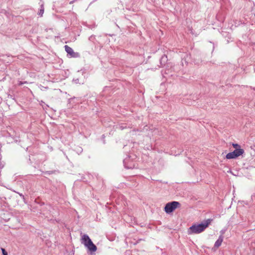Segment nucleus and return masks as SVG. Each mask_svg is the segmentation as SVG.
Masks as SVG:
<instances>
[{
	"mask_svg": "<svg viewBox=\"0 0 255 255\" xmlns=\"http://www.w3.org/2000/svg\"><path fill=\"white\" fill-rule=\"evenodd\" d=\"M211 219H207L204 222L199 224H194L191 226L188 230L189 234H198L203 232L210 224Z\"/></svg>",
	"mask_w": 255,
	"mask_h": 255,
	"instance_id": "obj_1",
	"label": "nucleus"
},
{
	"mask_svg": "<svg viewBox=\"0 0 255 255\" xmlns=\"http://www.w3.org/2000/svg\"><path fill=\"white\" fill-rule=\"evenodd\" d=\"M81 241L90 251L95 252L97 251V247L93 244L87 235H83L81 237Z\"/></svg>",
	"mask_w": 255,
	"mask_h": 255,
	"instance_id": "obj_2",
	"label": "nucleus"
},
{
	"mask_svg": "<svg viewBox=\"0 0 255 255\" xmlns=\"http://www.w3.org/2000/svg\"><path fill=\"white\" fill-rule=\"evenodd\" d=\"M179 205L180 203L176 201L168 203L166 204L164 207V211L166 213H170L177 208Z\"/></svg>",
	"mask_w": 255,
	"mask_h": 255,
	"instance_id": "obj_3",
	"label": "nucleus"
},
{
	"mask_svg": "<svg viewBox=\"0 0 255 255\" xmlns=\"http://www.w3.org/2000/svg\"><path fill=\"white\" fill-rule=\"evenodd\" d=\"M65 50L66 51V52L69 54L71 57H75L77 56V54L75 53L73 51V50L69 47L68 45H65L64 46Z\"/></svg>",
	"mask_w": 255,
	"mask_h": 255,
	"instance_id": "obj_4",
	"label": "nucleus"
},
{
	"mask_svg": "<svg viewBox=\"0 0 255 255\" xmlns=\"http://www.w3.org/2000/svg\"><path fill=\"white\" fill-rule=\"evenodd\" d=\"M223 241V238L222 236H220L217 241L215 242L214 244V248L216 249H218L222 244Z\"/></svg>",
	"mask_w": 255,
	"mask_h": 255,
	"instance_id": "obj_5",
	"label": "nucleus"
},
{
	"mask_svg": "<svg viewBox=\"0 0 255 255\" xmlns=\"http://www.w3.org/2000/svg\"><path fill=\"white\" fill-rule=\"evenodd\" d=\"M233 152L235 153V154L237 157L243 155L245 152L244 150L243 149H235V150L233 151Z\"/></svg>",
	"mask_w": 255,
	"mask_h": 255,
	"instance_id": "obj_6",
	"label": "nucleus"
},
{
	"mask_svg": "<svg viewBox=\"0 0 255 255\" xmlns=\"http://www.w3.org/2000/svg\"><path fill=\"white\" fill-rule=\"evenodd\" d=\"M235 153L233 151L228 153L226 155V158L228 159H234V158H237V157L236 156V155H235Z\"/></svg>",
	"mask_w": 255,
	"mask_h": 255,
	"instance_id": "obj_7",
	"label": "nucleus"
},
{
	"mask_svg": "<svg viewBox=\"0 0 255 255\" xmlns=\"http://www.w3.org/2000/svg\"><path fill=\"white\" fill-rule=\"evenodd\" d=\"M44 11V7L43 5H41V9H40L38 13V14L40 15V16H42Z\"/></svg>",
	"mask_w": 255,
	"mask_h": 255,
	"instance_id": "obj_8",
	"label": "nucleus"
},
{
	"mask_svg": "<svg viewBox=\"0 0 255 255\" xmlns=\"http://www.w3.org/2000/svg\"><path fill=\"white\" fill-rule=\"evenodd\" d=\"M232 146L235 149H242L241 146L237 143H232Z\"/></svg>",
	"mask_w": 255,
	"mask_h": 255,
	"instance_id": "obj_9",
	"label": "nucleus"
},
{
	"mask_svg": "<svg viewBox=\"0 0 255 255\" xmlns=\"http://www.w3.org/2000/svg\"><path fill=\"white\" fill-rule=\"evenodd\" d=\"M3 255H7V253L4 249H1Z\"/></svg>",
	"mask_w": 255,
	"mask_h": 255,
	"instance_id": "obj_10",
	"label": "nucleus"
},
{
	"mask_svg": "<svg viewBox=\"0 0 255 255\" xmlns=\"http://www.w3.org/2000/svg\"><path fill=\"white\" fill-rule=\"evenodd\" d=\"M22 84H23V83H22L21 82H20L19 83V85H22Z\"/></svg>",
	"mask_w": 255,
	"mask_h": 255,
	"instance_id": "obj_11",
	"label": "nucleus"
}]
</instances>
